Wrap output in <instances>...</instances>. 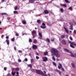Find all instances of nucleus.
Segmentation results:
<instances>
[{"mask_svg":"<svg viewBox=\"0 0 76 76\" xmlns=\"http://www.w3.org/2000/svg\"><path fill=\"white\" fill-rule=\"evenodd\" d=\"M4 37V35H2L1 36V38H3V37Z\"/></svg>","mask_w":76,"mask_h":76,"instance_id":"obj_50","label":"nucleus"},{"mask_svg":"<svg viewBox=\"0 0 76 76\" xmlns=\"http://www.w3.org/2000/svg\"><path fill=\"white\" fill-rule=\"evenodd\" d=\"M12 71H13L14 70H15V68H12Z\"/></svg>","mask_w":76,"mask_h":76,"instance_id":"obj_55","label":"nucleus"},{"mask_svg":"<svg viewBox=\"0 0 76 76\" xmlns=\"http://www.w3.org/2000/svg\"><path fill=\"white\" fill-rule=\"evenodd\" d=\"M18 62H21V60H20V59H18Z\"/></svg>","mask_w":76,"mask_h":76,"instance_id":"obj_49","label":"nucleus"},{"mask_svg":"<svg viewBox=\"0 0 76 76\" xmlns=\"http://www.w3.org/2000/svg\"><path fill=\"white\" fill-rule=\"evenodd\" d=\"M20 70V69L19 68H15V70L16 72H17V71H19Z\"/></svg>","mask_w":76,"mask_h":76,"instance_id":"obj_20","label":"nucleus"},{"mask_svg":"<svg viewBox=\"0 0 76 76\" xmlns=\"http://www.w3.org/2000/svg\"><path fill=\"white\" fill-rule=\"evenodd\" d=\"M15 74L16 72H13V71H12L11 72V74L12 75V76H15Z\"/></svg>","mask_w":76,"mask_h":76,"instance_id":"obj_18","label":"nucleus"},{"mask_svg":"<svg viewBox=\"0 0 76 76\" xmlns=\"http://www.w3.org/2000/svg\"><path fill=\"white\" fill-rule=\"evenodd\" d=\"M70 56H71V57H75V55H73V54L71 53Z\"/></svg>","mask_w":76,"mask_h":76,"instance_id":"obj_22","label":"nucleus"},{"mask_svg":"<svg viewBox=\"0 0 76 76\" xmlns=\"http://www.w3.org/2000/svg\"><path fill=\"white\" fill-rule=\"evenodd\" d=\"M65 76H69V75H65Z\"/></svg>","mask_w":76,"mask_h":76,"instance_id":"obj_64","label":"nucleus"},{"mask_svg":"<svg viewBox=\"0 0 76 76\" xmlns=\"http://www.w3.org/2000/svg\"><path fill=\"white\" fill-rule=\"evenodd\" d=\"M61 38L63 39L65 38V35H62L61 36Z\"/></svg>","mask_w":76,"mask_h":76,"instance_id":"obj_23","label":"nucleus"},{"mask_svg":"<svg viewBox=\"0 0 76 76\" xmlns=\"http://www.w3.org/2000/svg\"><path fill=\"white\" fill-rule=\"evenodd\" d=\"M14 14H17V15H18V12L17 11H14Z\"/></svg>","mask_w":76,"mask_h":76,"instance_id":"obj_28","label":"nucleus"},{"mask_svg":"<svg viewBox=\"0 0 76 76\" xmlns=\"http://www.w3.org/2000/svg\"><path fill=\"white\" fill-rule=\"evenodd\" d=\"M47 25L48 26H52V24H50V23H47Z\"/></svg>","mask_w":76,"mask_h":76,"instance_id":"obj_27","label":"nucleus"},{"mask_svg":"<svg viewBox=\"0 0 76 76\" xmlns=\"http://www.w3.org/2000/svg\"><path fill=\"white\" fill-rule=\"evenodd\" d=\"M46 39L47 41L48 42H50V39H48V38H47Z\"/></svg>","mask_w":76,"mask_h":76,"instance_id":"obj_31","label":"nucleus"},{"mask_svg":"<svg viewBox=\"0 0 76 76\" xmlns=\"http://www.w3.org/2000/svg\"><path fill=\"white\" fill-rule=\"evenodd\" d=\"M29 42H32V40L31 39H29Z\"/></svg>","mask_w":76,"mask_h":76,"instance_id":"obj_36","label":"nucleus"},{"mask_svg":"<svg viewBox=\"0 0 76 76\" xmlns=\"http://www.w3.org/2000/svg\"><path fill=\"white\" fill-rule=\"evenodd\" d=\"M32 35L33 36H34V34H36V31H33L31 32Z\"/></svg>","mask_w":76,"mask_h":76,"instance_id":"obj_14","label":"nucleus"},{"mask_svg":"<svg viewBox=\"0 0 76 76\" xmlns=\"http://www.w3.org/2000/svg\"><path fill=\"white\" fill-rule=\"evenodd\" d=\"M55 72H57L58 73H59V75H61V73L62 72H60V70H57V69H55Z\"/></svg>","mask_w":76,"mask_h":76,"instance_id":"obj_12","label":"nucleus"},{"mask_svg":"<svg viewBox=\"0 0 76 76\" xmlns=\"http://www.w3.org/2000/svg\"><path fill=\"white\" fill-rule=\"evenodd\" d=\"M4 0H1V2L3 3V2H4Z\"/></svg>","mask_w":76,"mask_h":76,"instance_id":"obj_57","label":"nucleus"},{"mask_svg":"<svg viewBox=\"0 0 76 76\" xmlns=\"http://www.w3.org/2000/svg\"><path fill=\"white\" fill-rule=\"evenodd\" d=\"M16 74H17V75H19V72H17L16 73Z\"/></svg>","mask_w":76,"mask_h":76,"instance_id":"obj_53","label":"nucleus"},{"mask_svg":"<svg viewBox=\"0 0 76 76\" xmlns=\"http://www.w3.org/2000/svg\"><path fill=\"white\" fill-rule=\"evenodd\" d=\"M75 57H76V53L74 54Z\"/></svg>","mask_w":76,"mask_h":76,"instance_id":"obj_63","label":"nucleus"},{"mask_svg":"<svg viewBox=\"0 0 76 76\" xmlns=\"http://www.w3.org/2000/svg\"><path fill=\"white\" fill-rule=\"evenodd\" d=\"M36 72L37 74L39 75H41L43 76H48L46 74H44V73L41 70H36Z\"/></svg>","mask_w":76,"mask_h":76,"instance_id":"obj_2","label":"nucleus"},{"mask_svg":"<svg viewBox=\"0 0 76 76\" xmlns=\"http://www.w3.org/2000/svg\"><path fill=\"white\" fill-rule=\"evenodd\" d=\"M18 52H19V53H22V50H19L18 51Z\"/></svg>","mask_w":76,"mask_h":76,"instance_id":"obj_52","label":"nucleus"},{"mask_svg":"<svg viewBox=\"0 0 76 76\" xmlns=\"http://www.w3.org/2000/svg\"><path fill=\"white\" fill-rule=\"evenodd\" d=\"M14 48L15 50H16V48L15 47H14Z\"/></svg>","mask_w":76,"mask_h":76,"instance_id":"obj_56","label":"nucleus"},{"mask_svg":"<svg viewBox=\"0 0 76 76\" xmlns=\"http://www.w3.org/2000/svg\"><path fill=\"white\" fill-rule=\"evenodd\" d=\"M51 52L54 56H55L56 57H60V54L58 53V51L56 49L53 48L51 50Z\"/></svg>","mask_w":76,"mask_h":76,"instance_id":"obj_1","label":"nucleus"},{"mask_svg":"<svg viewBox=\"0 0 76 76\" xmlns=\"http://www.w3.org/2000/svg\"><path fill=\"white\" fill-rule=\"evenodd\" d=\"M37 42V40L36 39H34L33 41V43L34 44H36Z\"/></svg>","mask_w":76,"mask_h":76,"instance_id":"obj_26","label":"nucleus"},{"mask_svg":"<svg viewBox=\"0 0 76 76\" xmlns=\"http://www.w3.org/2000/svg\"><path fill=\"white\" fill-rule=\"evenodd\" d=\"M4 70H5V71H6V70H7V67H5L4 68Z\"/></svg>","mask_w":76,"mask_h":76,"instance_id":"obj_45","label":"nucleus"},{"mask_svg":"<svg viewBox=\"0 0 76 76\" xmlns=\"http://www.w3.org/2000/svg\"><path fill=\"white\" fill-rule=\"evenodd\" d=\"M42 59H43V61H44L45 62L47 61H48V58H47V57H43L42 58Z\"/></svg>","mask_w":76,"mask_h":76,"instance_id":"obj_7","label":"nucleus"},{"mask_svg":"<svg viewBox=\"0 0 76 76\" xmlns=\"http://www.w3.org/2000/svg\"><path fill=\"white\" fill-rule=\"evenodd\" d=\"M70 29H71V30H73V26H70Z\"/></svg>","mask_w":76,"mask_h":76,"instance_id":"obj_47","label":"nucleus"},{"mask_svg":"<svg viewBox=\"0 0 76 76\" xmlns=\"http://www.w3.org/2000/svg\"><path fill=\"white\" fill-rule=\"evenodd\" d=\"M43 72H44L45 75H46V72H45V71H43Z\"/></svg>","mask_w":76,"mask_h":76,"instance_id":"obj_59","label":"nucleus"},{"mask_svg":"<svg viewBox=\"0 0 76 76\" xmlns=\"http://www.w3.org/2000/svg\"><path fill=\"white\" fill-rule=\"evenodd\" d=\"M34 61V59H31V63H32L33 61Z\"/></svg>","mask_w":76,"mask_h":76,"instance_id":"obj_39","label":"nucleus"},{"mask_svg":"<svg viewBox=\"0 0 76 76\" xmlns=\"http://www.w3.org/2000/svg\"><path fill=\"white\" fill-rule=\"evenodd\" d=\"M56 60L57 61H59L60 60H59V59H58V58H57Z\"/></svg>","mask_w":76,"mask_h":76,"instance_id":"obj_60","label":"nucleus"},{"mask_svg":"<svg viewBox=\"0 0 76 76\" xmlns=\"http://www.w3.org/2000/svg\"><path fill=\"white\" fill-rule=\"evenodd\" d=\"M71 65L73 68H75V65L73 63H71Z\"/></svg>","mask_w":76,"mask_h":76,"instance_id":"obj_21","label":"nucleus"},{"mask_svg":"<svg viewBox=\"0 0 76 76\" xmlns=\"http://www.w3.org/2000/svg\"><path fill=\"white\" fill-rule=\"evenodd\" d=\"M48 76H51V74H50V73H48Z\"/></svg>","mask_w":76,"mask_h":76,"instance_id":"obj_54","label":"nucleus"},{"mask_svg":"<svg viewBox=\"0 0 76 76\" xmlns=\"http://www.w3.org/2000/svg\"><path fill=\"white\" fill-rule=\"evenodd\" d=\"M36 59L38 60V59H39V57L37 56H36Z\"/></svg>","mask_w":76,"mask_h":76,"instance_id":"obj_46","label":"nucleus"},{"mask_svg":"<svg viewBox=\"0 0 76 76\" xmlns=\"http://www.w3.org/2000/svg\"><path fill=\"white\" fill-rule=\"evenodd\" d=\"M12 41L14 42L15 41V38H14L11 39Z\"/></svg>","mask_w":76,"mask_h":76,"instance_id":"obj_43","label":"nucleus"},{"mask_svg":"<svg viewBox=\"0 0 76 76\" xmlns=\"http://www.w3.org/2000/svg\"><path fill=\"white\" fill-rule=\"evenodd\" d=\"M61 6H63L64 7H67V5L66 4H62Z\"/></svg>","mask_w":76,"mask_h":76,"instance_id":"obj_19","label":"nucleus"},{"mask_svg":"<svg viewBox=\"0 0 76 76\" xmlns=\"http://www.w3.org/2000/svg\"><path fill=\"white\" fill-rule=\"evenodd\" d=\"M36 55H37V56H39V54H38V52L36 53Z\"/></svg>","mask_w":76,"mask_h":76,"instance_id":"obj_58","label":"nucleus"},{"mask_svg":"<svg viewBox=\"0 0 76 76\" xmlns=\"http://www.w3.org/2000/svg\"><path fill=\"white\" fill-rule=\"evenodd\" d=\"M52 56V59L53 60H54V61H56V58L54 57V56L53 55Z\"/></svg>","mask_w":76,"mask_h":76,"instance_id":"obj_24","label":"nucleus"},{"mask_svg":"<svg viewBox=\"0 0 76 76\" xmlns=\"http://www.w3.org/2000/svg\"><path fill=\"white\" fill-rule=\"evenodd\" d=\"M61 43L63 45H66V42L65 40H62L61 41Z\"/></svg>","mask_w":76,"mask_h":76,"instance_id":"obj_9","label":"nucleus"},{"mask_svg":"<svg viewBox=\"0 0 76 76\" xmlns=\"http://www.w3.org/2000/svg\"><path fill=\"white\" fill-rule=\"evenodd\" d=\"M69 39H70V40L71 41H73V39L72 38V37L71 36H70L69 37Z\"/></svg>","mask_w":76,"mask_h":76,"instance_id":"obj_40","label":"nucleus"},{"mask_svg":"<svg viewBox=\"0 0 76 76\" xmlns=\"http://www.w3.org/2000/svg\"><path fill=\"white\" fill-rule=\"evenodd\" d=\"M65 1L66 2V3H70V2H69L68 0H65Z\"/></svg>","mask_w":76,"mask_h":76,"instance_id":"obj_34","label":"nucleus"},{"mask_svg":"<svg viewBox=\"0 0 76 76\" xmlns=\"http://www.w3.org/2000/svg\"><path fill=\"white\" fill-rule=\"evenodd\" d=\"M22 23L24 25L26 24V22L25 20H23V21H22Z\"/></svg>","mask_w":76,"mask_h":76,"instance_id":"obj_16","label":"nucleus"},{"mask_svg":"<svg viewBox=\"0 0 76 76\" xmlns=\"http://www.w3.org/2000/svg\"><path fill=\"white\" fill-rule=\"evenodd\" d=\"M10 17H8L7 18V19L8 20H10Z\"/></svg>","mask_w":76,"mask_h":76,"instance_id":"obj_44","label":"nucleus"},{"mask_svg":"<svg viewBox=\"0 0 76 76\" xmlns=\"http://www.w3.org/2000/svg\"><path fill=\"white\" fill-rule=\"evenodd\" d=\"M64 50L65 51H66V52H67V53H69V50L67 48H64Z\"/></svg>","mask_w":76,"mask_h":76,"instance_id":"obj_15","label":"nucleus"},{"mask_svg":"<svg viewBox=\"0 0 76 76\" xmlns=\"http://www.w3.org/2000/svg\"><path fill=\"white\" fill-rule=\"evenodd\" d=\"M25 61H28V59H27V58H25Z\"/></svg>","mask_w":76,"mask_h":76,"instance_id":"obj_51","label":"nucleus"},{"mask_svg":"<svg viewBox=\"0 0 76 76\" xmlns=\"http://www.w3.org/2000/svg\"><path fill=\"white\" fill-rule=\"evenodd\" d=\"M15 35H16V36L17 37H19V34L18 33H17L15 34Z\"/></svg>","mask_w":76,"mask_h":76,"instance_id":"obj_42","label":"nucleus"},{"mask_svg":"<svg viewBox=\"0 0 76 76\" xmlns=\"http://www.w3.org/2000/svg\"><path fill=\"white\" fill-rule=\"evenodd\" d=\"M37 22L39 24L41 23V20H37Z\"/></svg>","mask_w":76,"mask_h":76,"instance_id":"obj_25","label":"nucleus"},{"mask_svg":"<svg viewBox=\"0 0 76 76\" xmlns=\"http://www.w3.org/2000/svg\"><path fill=\"white\" fill-rule=\"evenodd\" d=\"M42 26H40L41 28H42V29H45V28H46V26H45V23H42Z\"/></svg>","mask_w":76,"mask_h":76,"instance_id":"obj_5","label":"nucleus"},{"mask_svg":"<svg viewBox=\"0 0 76 76\" xmlns=\"http://www.w3.org/2000/svg\"><path fill=\"white\" fill-rule=\"evenodd\" d=\"M6 38L7 39L6 40L5 42H7V45H9V43H10V42H9V40L8 39H9V36L6 37Z\"/></svg>","mask_w":76,"mask_h":76,"instance_id":"obj_6","label":"nucleus"},{"mask_svg":"<svg viewBox=\"0 0 76 76\" xmlns=\"http://www.w3.org/2000/svg\"><path fill=\"white\" fill-rule=\"evenodd\" d=\"M28 67H31V68H32V64H28Z\"/></svg>","mask_w":76,"mask_h":76,"instance_id":"obj_29","label":"nucleus"},{"mask_svg":"<svg viewBox=\"0 0 76 76\" xmlns=\"http://www.w3.org/2000/svg\"><path fill=\"white\" fill-rule=\"evenodd\" d=\"M60 11L61 12H63V11H64V10H63V8H61L60 9Z\"/></svg>","mask_w":76,"mask_h":76,"instance_id":"obj_35","label":"nucleus"},{"mask_svg":"<svg viewBox=\"0 0 76 76\" xmlns=\"http://www.w3.org/2000/svg\"><path fill=\"white\" fill-rule=\"evenodd\" d=\"M69 43L70 44V47L72 48H75V46L76 47V44L74 42H72L71 41L69 42Z\"/></svg>","mask_w":76,"mask_h":76,"instance_id":"obj_3","label":"nucleus"},{"mask_svg":"<svg viewBox=\"0 0 76 76\" xmlns=\"http://www.w3.org/2000/svg\"><path fill=\"white\" fill-rule=\"evenodd\" d=\"M32 49L33 50H37V46L35 45H34L32 46Z\"/></svg>","mask_w":76,"mask_h":76,"instance_id":"obj_10","label":"nucleus"},{"mask_svg":"<svg viewBox=\"0 0 76 76\" xmlns=\"http://www.w3.org/2000/svg\"><path fill=\"white\" fill-rule=\"evenodd\" d=\"M64 28L65 29V32L67 33V34H69V31H68V30H67V29H66V27H64Z\"/></svg>","mask_w":76,"mask_h":76,"instance_id":"obj_17","label":"nucleus"},{"mask_svg":"<svg viewBox=\"0 0 76 76\" xmlns=\"http://www.w3.org/2000/svg\"><path fill=\"white\" fill-rule=\"evenodd\" d=\"M33 38H35V36H34H34H33Z\"/></svg>","mask_w":76,"mask_h":76,"instance_id":"obj_62","label":"nucleus"},{"mask_svg":"<svg viewBox=\"0 0 76 76\" xmlns=\"http://www.w3.org/2000/svg\"><path fill=\"white\" fill-rule=\"evenodd\" d=\"M39 39H42V34L41 33L39 32Z\"/></svg>","mask_w":76,"mask_h":76,"instance_id":"obj_8","label":"nucleus"},{"mask_svg":"<svg viewBox=\"0 0 76 76\" xmlns=\"http://www.w3.org/2000/svg\"><path fill=\"white\" fill-rule=\"evenodd\" d=\"M1 15H7V14L6 13H1Z\"/></svg>","mask_w":76,"mask_h":76,"instance_id":"obj_32","label":"nucleus"},{"mask_svg":"<svg viewBox=\"0 0 76 76\" xmlns=\"http://www.w3.org/2000/svg\"><path fill=\"white\" fill-rule=\"evenodd\" d=\"M44 54L45 56H46L48 54V52L47 51H46L44 53Z\"/></svg>","mask_w":76,"mask_h":76,"instance_id":"obj_30","label":"nucleus"},{"mask_svg":"<svg viewBox=\"0 0 76 76\" xmlns=\"http://www.w3.org/2000/svg\"><path fill=\"white\" fill-rule=\"evenodd\" d=\"M37 0H29V3H34V2H35V1Z\"/></svg>","mask_w":76,"mask_h":76,"instance_id":"obj_13","label":"nucleus"},{"mask_svg":"<svg viewBox=\"0 0 76 76\" xmlns=\"http://www.w3.org/2000/svg\"><path fill=\"white\" fill-rule=\"evenodd\" d=\"M68 9H69V10H71V11H72V10H73V9H72V7H69L68 8Z\"/></svg>","mask_w":76,"mask_h":76,"instance_id":"obj_37","label":"nucleus"},{"mask_svg":"<svg viewBox=\"0 0 76 76\" xmlns=\"http://www.w3.org/2000/svg\"><path fill=\"white\" fill-rule=\"evenodd\" d=\"M17 9H18V6H16L15 8V10H17Z\"/></svg>","mask_w":76,"mask_h":76,"instance_id":"obj_41","label":"nucleus"},{"mask_svg":"<svg viewBox=\"0 0 76 76\" xmlns=\"http://www.w3.org/2000/svg\"><path fill=\"white\" fill-rule=\"evenodd\" d=\"M74 33H75V34H76V31L75 30H74Z\"/></svg>","mask_w":76,"mask_h":76,"instance_id":"obj_61","label":"nucleus"},{"mask_svg":"<svg viewBox=\"0 0 76 76\" xmlns=\"http://www.w3.org/2000/svg\"><path fill=\"white\" fill-rule=\"evenodd\" d=\"M43 13L45 14H48V10H44V11L43 12Z\"/></svg>","mask_w":76,"mask_h":76,"instance_id":"obj_11","label":"nucleus"},{"mask_svg":"<svg viewBox=\"0 0 76 76\" xmlns=\"http://www.w3.org/2000/svg\"><path fill=\"white\" fill-rule=\"evenodd\" d=\"M59 65L60 66H58V69H61L62 71V72H64V68H63V67H62V65H61V64L59 63Z\"/></svg>","mask_w":76,"mask_h":76,"instance_id":"obj_4","label":"nucleus"},{"mask_svg":"<svg viewBox=\"0 0 76 76\" xmlns=\"http://www.w3.org/2000/svg\"><path fill=\"white\" fill-rule=\"evenodd\" d=\"M53 64L54 66H56V63L54 62H53Z\"/></svg>","mask_w":76,"mask_h":76,"instance_id":"obj_38","label":"nucleus"},{"mask_svg":"<svg viewBox=\"0 0 76 76\" xmlns=\"http://www.w3.org/2000/svg\"><path fill=\"white\" fill-rule=\"evenodd\" d=\"M7 76H12L11 74L10 73H8L7 75Z\"/></svg>","mask_w":76,"mask_h":76,"instance_id":"obj_33","label":"nucleus"},{"mask_svg":"<svg viewBox=\"0 0 76 76\" xmlns=\"http://www.w3.org/2000/svg\"><path fill=\"white\" fill-rule=\"evenodd\" d=\"M51 41L53 42L54 41V38H53V39H51Z\"/></svg>","mask_w":76,"mask_h":76,"instance_id":"obj_48","label":"nucleus"}]
</instances>
